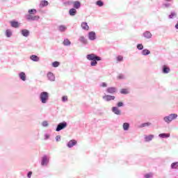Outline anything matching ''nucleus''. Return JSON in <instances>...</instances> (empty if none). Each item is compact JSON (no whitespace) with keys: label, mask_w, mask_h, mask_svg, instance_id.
Instances as JSON below:
<instances>
[{"label":"nucleus","mask_w":178,"mask_h":178,"mask_svg":"<svg viewBox=\"0 0 178 178\" xmlns=\"http://www.w3.org/2000/svg\"><path fill=\"white\" fill-rule=\"evenodd\" d=\"M86 58L88 60H91L90 66H97V65H98V61L102 60L101 57L95 54H88Z\"/></svg>","instance_id":"f257e3e1"},{"label":"nucleus","mask_w":178,"mask_h":178,"mask_svg":"<svg viewBox=\"0 0 178 178\" xmlns=\"http://www.w3.org/2000/svg\"><path fill=\"white\" fill-rule=\"evenodd\" d=\"M40 98L42 104H47V101L49 98V95L47 92H42L40 93Z\"/></svg>","instance_id":"f03ea898"},{"label":"nucleus","mask_w":178,"mask_h":178,"mask_svg":"<svg viewBox=\"0 0 178 178\" xmlns=\"http://www.w3.org/2000/svg\"><path fill=\"white\" fill-rule=\"evenodd\" d=\"M177 118V114H170V115L165 117L164 120L166 123H170L172 120H175Z\"/></svg>","instance_id":"7ed1b4c3"},{"label":"nucleus","mask_w":178,"mask_h":178,"mask_svg":"<svg viewBox=\"0 0 178 178\" xmlns=\"http://www.w3.org/2000/svg\"><path fill=\"white\" fill-rule=\"evenodd\" d=\"M66 127H67V123L66 122H60L58 124L56 131H60V130H63Z\"/></svg>","instance_id":"20e7f679"},{"label":"nucleus","mask_w":178,"mask_h":178,"mask_svg":"<svg viewBox=\"0 0 178 178\" xmlns=\"http://www.w3.org/2000/svg\"><path fill=\"white\" fill-rule=\"evenodd\" d=\"M116 97L113 95H105L104 96H103V99H104V101H106V102H109V101H115V99Z\"/></svg>","instance_id":"39448f33"},{"label":"nucleus","mask_w":178,"mask_h":178,"mask_svg":"<svg viewBox=\"0 0 178 178\" xmlns=\"http://www.w3.org/2000/svg\"><path fill=\"white\" fill-rule=\"evenodd\" d=\"M106 92H108V94H115L118 92V88L115 87L107 88Z\"/></svg>","instance_id":"423d86ee"},{"label":"nucleus","mask_w":178,"mask_h":178,"mask_svg":"<svg viewBox=\"0 0 178 178\" xmlns=\"http://www.w3.org/2000/svg\"><path fill=\"white\" fill-rule=\"evenodd\" d=\"M26 19L27 20H38V19H40V16H33V14H29L26 15Z\"/></svg>","instance_id":"0eeeda50"},{"label":"nucleus","mask_w":178,"mask_h":178,"mask_svg":"<svg viewBox=\"0 0 178 178\" xmlns=\"http://www.w3.org/2000/svg\"><path fill=\"white\" fill-rule=\"evenodd\" d=\"M77 144V141L76 140H71L67 143V147L69 148H72V147H74Z\"/></svg>","instance_id":"6e6552de"},{"label":"nucleus","mask_w":178,"mask_h":178,"mask_svg":"<svg viewBox=\"0 0 178 178\" xmlns=\"http://www.w3.org/2000/svg\"><path fill=\"white\" fill-rule=\"evenodd\" d=\"M47 77H48L49 80H50V81H55V76L54 75V74L52 72H49L47 74Z\"/></svg>","instance_id":"1a4fd4ad"},{"label":"nucleus","mask_w":178,"mask_h":178,"mask_svg":"<svg viewBox=\"0 0 178 178\" xmlns=\"http://www.w3.org/2000/svg\"><path fill=\"white\" fill-rule=\"evenodd\" d=\"M21 33L24 37H29V35H30V31H29V30L27 29L22 30Z\"/></svg>","instance_id":"9d476101"},{"label":"nucleus","mask_w":178,"mask_h":178,"mask_svg":"<svg viewBox=\"0 0 178 178\" xmlns=\"http://www.w3.org/2000/svg\"><path fill=\"white\" fill-rule=\"evenodd\" d=\"M170 68H169L168 66L166 65H163V73H164L165 74L170 73Z\"/></svg>","instance_id":"9b49d317"},{"label":"nucleus","mask_w":178,"mask_h":178,"mask_svg":"<svg viewBox=\"0 0 178 178\" xmlns=\"http://www.w3.org/2000/svg\"><path fill=\"white\" fill-rule=\"evenodd\" d=\"M47 163H48V158L46 156H44L42 159L41 164L42 166H44V165H47Z\"/></svg>","instance_id":"f8f14e48"},{"label":"nucleus","mask_w":178,"mask_h":178,"mask_svg":"<svg viewBox=\"0 0 178 178\" xmlns=\"http://www.w3.org/2000/svg\"><path fill=\"white\" fill-rule=\"evenodd\" d=\"M69 13L70 16H75L76 14L77 13V10H76V9L74 8H71L70 9Z\"/></svg>","instance_id":"ddd939ff"},{"label":"nucleus","mask_w":178,"mask_h":178,"mask_svg":"<svg viewBox=\"0 0 178 178\" xmlns=\"http://www.w3.org/2000/svg\"><path fill=\"white\" fill-rule=\"evenodd\" d=\"M11 27H14L15 29H17L19 27V22L11 21L10 22Z\"/></svg>","instance_id":"4468645a"},{"label":"nucleus","mask_w":178,"mask_h":178,"mask_svg":"<svg viewBox=\"0 0 178 178\" xmlns=\"http://www.w3.org/2000/svg\"><path fill=\"white\" fill-rule=\"evenodd\" d=\"M145 38H151L152 37V34L149 31H146L143 33Z\"/></svg>","instance_id":"2eb2a0df"},{"label":"nucleus","mask_w":178,"mask_h":178,"mask_svg":"<svg viewBox=\"0 0 178 178\" xmlns=\"http://www.w3.org/2000/svg\"><path fill=\"white\" fill-rule=\"evenodd\" d=\"M159 136L161 137V138H168L170 137V134H160Z\"/></svg>","instance_id":"dca6fc26"},{"label":"nucleus","mask_w":178,"mask_h":178,"mask_svg":"<svg viewBox=\"0 0 178 178\" xmlns=\"http://www.w3.org/2000/svg\"><path fill=\"white\" fill-rule=\"evenodd\" d=\"M74 5V8H75V9H79L80 8V6H81V3L79 1H74L73 3Z\"/></svg>","instance_id":"f3484780"},{"label":"nucleus","mask_w":178,"mask_h":178,"mask_svg":"<svg viewBox=\"0 0 178 178\" xmlns=\"http://www.w3.org/2000/svg\"><path fill=\"white\" fill-rule=\"evenodd\" d=\"M81 27L83 30H89L90 26H88V24H87V22H83L81 24Z\"/></svg>","instance_id":"a211bd4d"},{"label":"nucleus","mask_w":178,"mask_h":178,"mask_svg":"<svg viewBox=\"0 0 178 178\" xmlns=\"http://www.w3.org/2000/svg\"><path fill=\"white\" fill-rule=\"evenodd\" d=\"M19 76L22 81H26V74L24 72L19 73Z\"/></svg>","instance_id":"6ab92c4d"},{"label":"nucleus","mask_w":178,"mask_h":178,"mask_svg":"<svg viewBox=\"0 0 178 178\" xmlns=\"http://www.w3.org/2000/svg\"><path fill=\"white\" fill-rule=\"evenodd\" d=\"M112 111L115 115H120V110L118 107H113Z\"/></svg>","instance_id":"aec40b11"},{"label":"nucleus","mask_w":178,"mask_h":178,"mask_svg":"<svg viewBox=\"0 0 178 178\" xmlns=\"http://www.w3.org/2000/svg\"><path fill=\"white\" fill-rule=\"evenodd\" d=\"M30 58L33 62H38L40 60V58L35 55H32Z\"/></svg>","instance_id":"412c9836"},{"label":"nucleus","mask_w":178,"mask_h":178,"mask_svg":"<svg viewBox=\"0 0 178 178\" xmlns=\"http://www.w3.org/2000/svg\"><path fill=\"white\" fill-rule=\"evenodd\" d=\"M40 8H44V6H48V1H42L40 4Z\"/></svg>","instance_id":"4be33fe9"},{"label":"nucleus","mask_w":178,"mask_h":178,"mask_svg":"<svg viewBox=\"0 0 178 178\" xmlns=\"http://www.w3.org/2000/svg\"><path fill=\"white\" fill-rule=\"evenodd\" d=\"M89 39L93 41V40H95V33L90 32L89 33Z\"/></svg>","instance_id":"5701e85b"},{"label":"nucleus","mask_w":178,"mask_h":178,"mask_svg":"<svg viewBox=\"0 0 178 178\" xmlns=\"http://www.w3.org/2000/svg\"><path fill=\"white\" fill-rule=\"evenodd\" d=\"M153 138H154V135H149L145 137V141L147 142L152 140Z\"/></svg>","instance_id":"b1692460"},{"label":"nucleus","mask_w":178,"mask_h":178,"mask_svg":"<svg viewBox=\"0 0 178 178\" xmlns=\"http://www.w3.org/2000/svg\"><path fill=\"white\" fill-rule=\"evenodd\" d=\"M123 129L124 130H129V127H130V124L127 122L123 124Z\"/></svg>","instance_id":"393cba45"},{"label":"nucleus","mask_w":178,"mask_h":178,"mask_svg":"<svg viewBox=\"0 0 178 178\" xmlns=\"http://www.w3.org/2000/svg\"><path fill=\"white\" fill-rule=\"evenodd\" d=\"M172 169H177L178 168V162L172 163L171 164Z\"/></svg>","instance_id":"a878e982"},{"label":"nucleus","mask_w":178,"mask_h":178,"mask_svg":"<svg viewBox=\"0 0 178 178\" xmlns=\"http://www.w3.org/2000/svg\"><path fill=\"white\" fill-rule=\"evenodd\" d=\"M142 54H143V55H145V56L149 55L151 54V51H149V50H148V49H144V50H143Z\"/></svg>","instance_id":"bb28decb"},{"label":"nucleus","mask_w":178,"mask_h":178,"mask_svg":"<svg viewBox=\"0 0 178 178\" xmlns=\"http://www.w3.org/2000/svg\"><path fill=\"white\" fill-rule=\"evenodd\" d=\"M67 28L64 25H61L58 27V30L60 31H65Z\"/></svg>","instance_id":"cd10ccee"},{"label":"nucleus","mask_w":178,"mask_h":178,"mask_svg":"<svg viewBox=\"0 0 178 178\" xmlns=\"http://www.w3.org/2000/svg\"><path fill=\"white\" fill-rule=\"evenodd\" d=\"M29 13L30 15H35V13H37V10L35 9H31L29 10Z\"/></svg>","instance_id":"c85d7f7f"},{"label":"nucleus","mask_w":178,"mask_h":178,"mask_svg":"<svg viewBox=\"0 0 178 178\" xmlns=\"http://www.w3.org/2000/svg\"><path fill=\"white\" fill-rule=\"evenodd\" d=\"M120 92L124 95L129 94V89H121Z\"/></svg>","instance_id":"c756f323"},{"label":"nucleus","mask_w":178,"mask_h":178,"mask_svg":"<svg viewBox=\"0 0 178 178\" xmlns=\"http://www.w3.org/2000/svg\"><path fill=\"white\" fill-rule=\"evenodd\" d=\"M63 44L64 45H70V40L68 39L64 40Z\"/></svg>","instance_id":"7c9ffc66"},{"label":"nucleus","mask_w":178,"mask_h":178,"mask_svg":"<svg viewBox=\"0 0 178 178\" xmlns=\"http://www.w3.org/2000/svg\"><path fill=\"white\" fill-rule=\"evenodd\" d=\"M96 4L97 5V6H104V2H102V1L99 0L96 2Z\"/></svg>","instance_id":"2f4dec72"},{"label":"nucleus","mask_w":178,"mask_h":178,"mask_svg":"<svg viewBox=\"0 0 178 178\" xmlns=\"http://www.w3.org/2000/svg\"><path fill=\"white\" fill-rule=\"evenodd\" d=\"M147 126H151V122H145L141 124V127H147Z\"/></svg>","instance_id":"473e14b6"},{"label":"nucleus","mask_w":178,"mask_h":178,"mask_svg":"<svg viewBox=\"0 0 178 178\" xmlns=\"http://www.w3.org/2000/svg\"><path fill=\"white\" fill-rule=\"evenodd\" d=\"M60 63L58 61H55L52 63V66L53 67H58V66H59Z\"/></svg>","instance_id":"72a5a7b5"},{"label":"nucleus","mask_w":178,"mask_h":178,"mask_svg":"<svg viewBox=\"0 0 178 178\" xmlns=\"http://www.w3.org/2000/svg\"><path fill=\"white\" fill-rule=\"evenodd\" d=\"M6 37H10V35H12V32L9 30H6Z\"/></svg>","instance_id":"f704fd0d"},{"label":"nucleus","mask_w":178,"mask_h":178,"mask_svg":"<svg viewBox=\"0 0 178 178\" xmlns=\"http://www.w3.org/2000/svg\"><path fill=\"white\" fill-rule=\"evenodd\" d=\"M80 40H81V42H83L84 44H87V40L86 39L85 37H81Z\"/></svg>","instance_id":"c9c22d12"},{"label":"nucleus","mask_w":178,"mask_h":178,"mask_svg":"<svg viewBox=\"0 0 178 178\" xmlns=\"http://www.w3.org/2000/svg\"><path fill=\"white\" fill-rule=\"evenodd\" d=\"M117 60L118 62H122L123 60V56H117Z\"/></svg>","instance_id":"e433bc0d"},{"label":"nucleus","mask_w":178,"mask_h":178,"mask_svg":"<svg viewBox=\"0 0 178 178\" xmlns=\"http://www.w3.org/2000/svg\"><path fill=\"white\" fill-rule=\"evenodd\" d=\"M143 48H144V46H143L142 44H138L137 45V49H138L141 50V49H143Z\"/></svg>","instance_id":"4c0bfd02"},{"label":"nucleus","mask_w":178,"mask_h":178,"mask_svg":"<svg viewBox=\"0 0 178 178\" xmlns=\"http://www.w3.org/2000/svg\"><path fill=\"white\" fill-rule=\"evenodd\" d=\"M175 16H176V13H172L170 15L169 17H170V19H173V17H175Z\"/></svg>","instance_id":"58836bf2"},{"label":"nucleus","mask_w":178,"mask_h":178,"mask_svg":"<svg viewBox=\"0 0 178 178\" xmlns=\"http://www.w3.org/2000/svg\"><path fill=\"white\" fill-rule=\"evenodd\" d=\"M145 178H151V177H152V173H149V174H146V175H145Z\"/></svg>","instance_id":"ea45409f"},{"label":"nucleus","mask_w":178,"mask_h":178,"mask_svg":"<svg viewBox=\"0 0 178 178\" xmlns=\"http://www.w3.org/2000/svg\"><path fill=\"white\" fill-rule=\"evenodd\" d=\"M66 101H67V96H63L62 97V102H66Z\"/></svg>","instance_id":"a19ab883"},{"label":"nucleus","mask_w":178,"mask_h":178,"mask_svg":"<svg viewBox=\"0 0 178 178\" xmlns=\"http://www.w3.org/2000/svg\"><path fill=\"white\" fill-rule=\"evenodd\" d=\"M42 124L44 127H48V122L44 121Z\"/></svg>","instance_id":"79ce46f5"},{"label":"nucleus","mask_w":178,"mask_h":178,"mask_svg":"<svg viewBox=\"0 0 178 178\" xmlns=\"http://www.w3.org/2000/svg\"><path fill=\"white\" fill-rule=\"evenodd\" d=\"M108 85L106 84V83L105 82H103L101 85H100V87H103V88H105V87H107Z\"/></svg>","instance_id":"37998d69"},{"label":"nucleus","mask_w":178,"mask_h":178,"mask_svg":"<svg viewBox=\"0 0 178 178\" xmlns=\"http://www.w3.org/2000/svg\"><path fill=\"white\" fill-rule=\"evenodd\" d=\"M118 106H119V107L123 106V102H119L118 103Z\"/></svg>","instance_id":"c03bdc74"},{"label":"nucleus","mask_w":178,"mask_h":178,"mask_svg":"<svg viewBox=\"0 0 178 178\" xmlns=\"http://www.w3.org/2000/svg\"><path fill=\"white\" fill-rule=\"evenodd\" d=\"M31 175H33V172L31 171L29 172L27 175L28 177L29 178L31 177Z\"/></svg>","instance_id":"a18cd8bd"},{"label":"nucleus","mask_w":178,"mask_h":178,"mask_svg":"<svg viewBox=\"0 0 178 178\" xmlns=\"http://www.w3.org/2000/svg\"><path fill=\"white\" fill-rule=\"evenodd\" d=\"M124 77L123 76V75L120 74L118 76V79H124Z\"/></svg>","instance_id":"49530a36"},{"label":"nucleus","mask_w":178,"mask_h":178,"mask_svg":"<svg viewBox=\"0 0 178 178\" xmlns=\"http://www.w3.org/2000/svg\"><path fill=\"white\" fill-rule=\"evenodd\" d=\"M56 141H59V140H60V136H57L56 137Z\"/></svg>","instance_id":"de8ad7c7"},{"label":"nucleus","mask_w":178,"mask_h":178,"mask_svg":"<svg viewBox=\"0 0 178 178\" xmlns=\"http://www.w3.org/2000/svg\"><path fill=\"white\" fill-rule=\"evenodd\" d=\"M175 28L178 29V22H177V24L175 25Z\"/></svg>","instance_id":"09e8293b"},{"label":"nucleus","mask_w":178,"mask_h":178,"mask_svg":"<svg viewBox=\"0 0 178 178\" xmlns=\"http://www.w3.org/2000/svg\"><path fill=\"white\" fill-rule=\"evenodd\" d=\"M167 2H170L172 0H165Z\"/></svg>","instance_id":"8fccbe9b"}]
</instances>
